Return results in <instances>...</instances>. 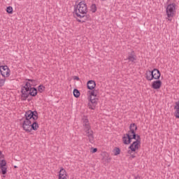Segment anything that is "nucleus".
I'll return each instance as SVG.
<instances>
[{"mask_svg":"<svg viewBox=\"0 0 179 179\" xmlns=\"http://www.w3.org/2000/svg\"><path fill=\"white\" fill-rule=\"evenodd\" d=\"M24 117L22 120V128L25 132L29 133L31 131H37L39 126L37 122L38 120V113L37 110H28L25 112Z\"/></svg>","mask_w":179,"mask_h":179,"instance_id":"nucleus-1","label":"nucleus"},{"mask_svg":"<svg viewBox=\"0 0 179 179\" xmlns=\"http://www.w3.org/2000/svg\"><path fill=\"white\" fill-rule=\"evenodd\" d=\"M129 131L122 136V142L124 145H129L132 142V139H134V141L129 146L128 153L131 154L132 152H136L141 146V136L136 134V131L132 129V126H129Z\"/></svg>","mask_w":179,"mask_h":179,"instance_id":"nucleus-2","label":"nucleus"},{"mask_svg":"<svg viewBox=\"0 0 179 179\" xmlns=\"http://www.w3.org/2000/svg\"><path fill=\"white\" fill-rule=\"evenodd\" d=\"M74 13L77 17L84 19V20H87L90 17V15H87V5L85 1H80L74 7Z\"/></svg>","mask_w":179,"mask_h":179,"instance_id":"nucleus-3","label":"nucleus"},{"mask_svg":"<svg viewBox=\"0 0 179 179\" xmlns=\"http://www.w3.org/2000/svg\"><path fill=\"white\" fill-rule=\"evenodd\" d=\"M176 6H177V5L175 3H171L168 4V6L166 8V16H167L166 19L169 22H171V20H173L171 17H174V16H176V13H177Z\"/></svg>","mask_w":179,"mask_h":179,"instance_id":"nucleus-4","label":"nucleus"},{"mask_svg":"<svg viewBox=\"0 0 179 179\" xmlns=\"http://www.w3.org/2000/svg\"><path fill=\"white\" fill-rule=\"evenodd\" d=\"M84 127L85 132L86 134V136L89 138V141L90 143H93V141H94V136H93V130H91L90 123H88L87 124L83 125Z\"/></svg>","mask_w":179,"mask_h":179,"instance_id":"nucleus-5","label":"nucleus"},{"mask_svg":"<svg viewBox=\"0 0 179 179\" xmlns=\"http://www.w3.org/2000/svg\"><path fill=\"white\" fill-rule=\"evenodd\" d=\"M37 88L33 87L32 88L29 89V91L25 92L26 95H24L23 94H21L22 100L26 101V100L29 99V96H31L32 97H36V96H37Z\"/></svg>","mask_w":179,"mask_h":179,"instance_id":"nucleus-6","label":"nucleus"},{"mask_svg":"<svg viewBox=\"0 0 179 179\" xmlns=\"http://www.w3.org/2000/svg\"><path fill=\"white\" fill-rule=\"evenodd\" d=\"M0 73L3 78H9L10 76V69L8 66H0Z\"/></svg>","mask_w":179,"mask_h":179,"instance_id":"nucleus-7","label":"nucleus"},{"mask_svg":"<svg viewBox=\"0 0 179 179\" xmlns=\"http://www.w3.org/2000/svg\"><path fill=\"white\" fill-rule=\"evenodd\" d=\"M124 61H128V62L135 64V62L136 61V55H135V51L132 50L131 52H128L127 57Z\"/></svg>","mask_w":179,"mask_h":179,"instance_id":"nucleus-8","label":"nucleus"},{"mask_svg":"<svg viewBox=\"0 0 179 179\" xmlns=\"http://www.w3.org/2000/svg\"><path fill=\"white\" fill-rule=\"evenodd\" d=\"M31 86H34L33 84L26 82L24 86L21 87V94L26 96V92H29V90L32 88Z\"/></svg>","mask_w":179,"mask_h":179,"instance_id":"nucleus-9","label":"nucleus"},{"mask_svg":"<svg viewBox=\"0 0 179 179\" xmlns=\"http://www.w3.org/2000/svg\"><path fill=\"white\" fill-rule=\"evenodd\" d=\"M97 99L91 96L90 97V101L88 103V107L89 108H90L91 110H94V108H96V106H97Z\"/></svg>","mask_w":179,"mask_h":179,"instance_id":"nucleus-10","label":"nucleus"},{"mask_svg":"<svg viewBox=\"0 0 179 179\" xmlns=\"http://www.w3.org/2000/svg\"><path fill=\"white\" fill-rule=\"evenodd\" d=\"M0 169L1 171V174L5 176L8 173V168L6 167V160L2 159L0 161Z\"/></svg>","mask_w":179,"mask_h":179,"instance_id":"nucleus-11","label":"nucleus"},{"mask_svg":"<svg viewBox=\"0 0 179 179\" xmlns=\"http://www.w3.org/2000/svg\"><path fill=\"white\" fill-rule=\"evenodd\" d=\"M162 87V80H157L152 83V88L157 90Z\"/></svg>","mask_w":179,"mask_h":179,"instance_id":"nucleus-12","label":"nucleus"},{"mask_svg":"<svg viewBox=\"0 0 179 179\" xmlns=\"http://www.w3.org/2000/svg\"><path fill=\"white\" fill-rule=\"evenodd\" d=\"M162 74L160 73V71H159V69H154L152 70V76H154L153 79L159 80Z\"/></svg>","mask_w":179,"mask_h":179,"instance_id":"nucleus-13","label":"nucleus"},{"mask_svg":"<svg viewBox=\"0 0 179 179\" xmlns=\"http://www.w3.org/2000/svg\"><path fill=\"white\" fill-rule=\"evenodd\" d=\"M87 89L89 90H93V89H94V87H96V82H94V80H89L87 82Z\"/></svg>","mask_w":179,"mask_h":179,"instance_id":"nucleus-14","label":"nucleus"},{"mask_svg":"<svg viewBox=\"0 0 179 179\" xmlns=\"http://www.w3.org/2000/svg\"><path fill=\"white\" fill-rule=\"evenodd\" d=\"M153 75L152 71H147L145 73V78L147 80H153V78H155Z\"/></svg>","mask_w":179,"mask_h":179,"instance_id":"nucleus-15","label":"nucleus"},{"mask_svg":"<svg viewBox=\"0 0 179 179\" xmlns=\"http://www.w3.org/2000/svg\"><path fill=\"white\" fill-rule=\"evenodd\" d=\"M174 110H176L175 111L176 118H179V101L176 102Z\"/></svg>","mask_w":179,"mask_h":179,"instance_id":"nucleus-16","label":"nucleus"},{"mask_svg":"<svg viewBox=\"0 0 179 179\" xmlns=\"http://www.w3.org/2000/svg\"><path fill=\"white\" fill-rule=\"evenodd\" d=\"M73 94L74 97H76V99H78V97H79V96H80V92H79L78 89H74Z\"/></svg>","mask_w":179,"mask_h":179,"instance_id":"nucleus-17","label":"nucleus"},{"mask_svg":"<svg viewBox=\"0 0 179 179\" xmlns=\"http://www.w3.org/2000/svg\"><path fill=\"white\" fill-rule=\"evenodd\" d=\"M88 92H90V97H97V91H94V90H92V91H89Z\"/></svg>","mask_w":179,"mask_h":179,"instance_id":"nucleus-18","label":"nucleus"},{"mask_svg":"<svg viewBox=\"0 0 179 179\" xmlns=\"http://www.w3.org/2000/svg\"><path fill=\"white\" fill-rule=\"evenodd\" d=\"M121 153V150H120V148L115 147L114 149V155L118 156Z\"/></svg>","mask_w":179,"mask_h":179,"instance_id":"nucleus-19","label":"nucleus"},{"mask_svg":"<svg viewBox=\"0 0 179 179\" xmlns=\"http://www.w3.org/2000/svg\"><path fill=\"white\" fill-rule=\"evenodd\" d=\"M44 90H45V87H44V85H41L38 87V92H39V93H43Z\"/></svg>","mask_w":179,"mask_h":179,"instance_id":"nucleus-20","label":"nucleus"},{"mask_svg":"<svg viewBox=\"0 0 179 179\" xmlns=\"http://www.w3.org/2000/svg\"><path fill=\"white\" fill-rule=\"evenodd\" d=\"M90 9L92 13H96V11L97 10V6H96V4H92L90 7Z\"/></svg>","mask_w":179,"mask_h":179,"instance_id":"nucleus-21","label":"nucleus"},{"mask_svg":"<svg viewBox=\"0 0 179 179\" xmlns=\"http://www.w3.org/2000/svg\"><path fill=\"white\" fill-rule=\"evenodd\" d=\"M6 12L9 13V15H12V13H13V8L12 6L7 7Z\"/></svg>","mask_w":179,"mask_h":179,"instance_id":"nucleus-22","label":"nucleus"},{"mask_svg":"<svg viewBox=\"0 0 179 179\" xmlns=\"http://www.w3.org/2000/svg\"><path fill=\"white\" fill-rule=\"evenodd\" d=\"M59 176H66V171H65L64 168H61Z\"/></svg>","mask_w":179,"mask_h":179,"instance_id":"nucleus-23","label":"nucleus"},{"mask_svg":"<svg viewBox=\"0 0 179 179\" xmlns=\"http://www.w3.org/2000/svg\"><path fill=\"white\" fill-rule=\"evenodd\" d=\"M130 127H131V129H134V131H138V126H136V124L135 123H131L130 124Z\"/></svg>","mask_w":179,"mask_h":179,"instance_id":"nucleus-24","label":"nucleus"},{"mask_svg":"<svg viewBox=\"0 0 179 179\" xmlns=\"http://www.w3.org/2000/svg\"><path fill=\"white\" fill-rule=\"evenodd\" d=\"M87 124H90L89 123V120L87 118H86V117H84L83 119V125H86Z\"/></svg>","mask_w":179,"mask_h":179,"instance_id":"nucleus-25","label":"nucleus"},{"mask_svg":"<svg viewBox=\"0 0 179 179\" xmlns=\"http://www.w3.org/2000/svg\"><path fill=\"white\" fill-rule=\"evenodd\" d=\"M6 80V79H5V78L0 79V87H2V86H3V85H5Z\"/></svg>","mask_w":179,"mask_h":179,"instance_id":"nucleus-26","label":"nucleus"},{"mask_svg":"<svg viewBox=\"0 0 179 179\" xmlns=\"http://www.w3.org/2000/svg\"><path fill=\"white\" fill-rule=\"evenodd\" d=\"M59 179H66V175L59 176Z\"/></svg>","mask_w":179,"mask_h":179,"instance_id":"nucleus-27","label":"nucleus"},{"mask_svg":"<svg viewBox=\"0 0 179 179\" xmlns=\"http://www.w3.org/2000/svg\"><path fill=\"white\" fill-rule=\"evenodd\" d=\"M92 153H96V152H97V148H92Z\"/></svg>","mask_w":179,"mask_h":179,"instance_id":"nucleus-28","label":"nucleus"},{"mask_svg":"<svg viewBox=\"0 0 179 179\" xmlns=\"http://www.w3.org/2000/svg\"><path fill=\"white\" fill-rule=\"evenodd\" d=\"M73 79H74V80H80V79L78 76H75L73 77Z\"/></svg>","mask_w":179,"mask_h":179,"instance_id":"nucleus-29","label":"nucleus"},{"mask_svg":"<svg viewBox=\"0 0 179 179\" xmlns=\"http://www.w3.org/2000/svg\"><path fill=\"white\" fill-rule=\"evenodd\" d=\"M26 80H28V82H36V80H33V79H26Z\"/></svg>","mask_w":179,"mask_h":179,"instance_id":"nucleus-30","label":"nucleus"},{"mask_svg":"<svg viewBox=\"0 0 179 179\" xmlns=\"http://www.w3.org/2000/svg\"><path fill=\"white\" fill-rule=\"evenodd\" d=\"M77 22H79V23H83L85 22V20H81L77 19Z\"/></svg>","mask_w":179,"mask_h":179,"instance_id":"nucleus-31","label":"nucleus"},{"mask_svg":"<svg viewBox=\"0 0 179 179\" xmlns=\"http://www.w3.org/2000/svg\"><path fill=\"white\" fill-rule=\"evenodd\" d=\"M134 179H142V178L139 176H135Z\"/></svg>","mask_w":179,"mask_h":179,"instance_id":"nucleus-32","label":"nucleus"},{"mask_svg":"<svg viewBox=\"0 0 179 179\" xmlns=\"http://www.w3.org/2000/svg\"><path fill=\"white\" fill-rule=\"evenodd\" d=\"M2 155V151H0V156Z\"/></svg>","mask_w":179,"mask_h":179,"instance_id":"nucleus-33","label":"nucleus"},{"mask_svg":"<svg viewBox=\"0 0 179 179\" xmlns=\"http://www.w3.org/2000/svg\"><path fill=\"white\" fill-rule=\"evenodd\" d=\"M131 157H132L133 159H134L135 155H131Z\"/></svg>","mask_w":179,"mask_h":179,"instance_id":"nucleus-34","label":"nucleus"},{"mask_svg":"<svg viewBox=\"0 0 179 179\" xmlns=\"http://www.w3.org/2000/svg\"><path fill=\"white\" fill-rule=\"evenodd\" d=\"M14 168H15V169H17V166H15Z\"/></svg>","mask_w":179,"mask_h":179,"instance_id":"nucleus-35","label":"nucleus"},{"mask_svg":"<svg viewBox=\"0 0 179 179\" xmlns=\"http://www.w3.org/2000/svg\"><path fill=\"white\" fill-rule=\"evenodd\" d=\"M168 2H170V0H168Z\"/></svg>","mask_w":179,"mask_h":179,"instance_id":"nucleus-36","label":"nucleus"},{"mask_svg":"<svg viewBox=\"0 0 179 179\" xmlns=\"http://www.w3.org/2000/svg\"><path fill=\"white\" fill-rule=\"evenodd\" d=\"M101 1H106V0H101Z\"/></svg>","mask_w":179,"mask_h":179,"instance_id":"nucleus-37","label":"nucleus"}]
</instances>
